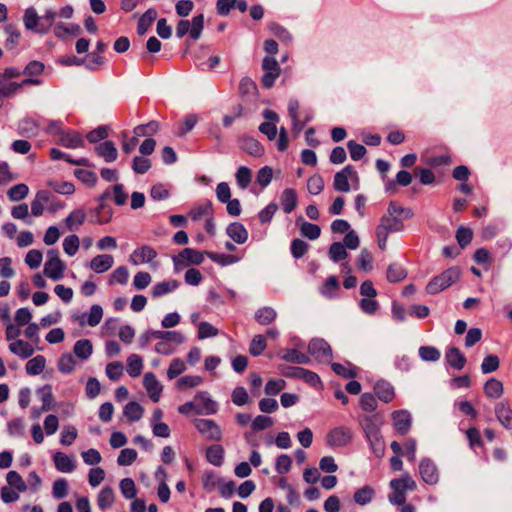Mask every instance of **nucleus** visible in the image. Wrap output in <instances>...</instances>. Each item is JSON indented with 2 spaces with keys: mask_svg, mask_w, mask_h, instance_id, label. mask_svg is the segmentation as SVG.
Instances as JSON below:
<instances>
[{
  "mask_svg": "<svg viewBox=\"0 0 512 512\" xmlns=\"http://www.w3.org/2000/svg\"><path fill=\"white\" fill-rule=\"evenodd\" d=\"M243 149L250 155L261 156L264 152L263 146L253 138H247L243 141Z\"/></svg>",
  "mask_w": 512,
  "mask_h": 512,
  "instance_id": "e2e57ef3",
  "label": "nucleus"
},
{
  "mask_svg": "<svg viewBox=\"0 0 512 512\" xmlns=\"http://www.w3.org/2000/svg\"><path fill=\"white\" fill-rule=\"evenodd\" d=\"M228 236L237 244H243L248 239V231L238 222L231 223L226 230Z\"/></svg>",
  "mask_w": 512,
  "mask_h": 512,
  "instance_id": "a878e982",
  "label": "nucleus"
},
{
  "mask_svg": "<svg viewBox=\"0 0 512 512\" xmlns=\"http://www.w3.org/2000/svg\"><path fill=\"white\" fill-rule=\"evenodd\" d=\"M236 182L241 189H246L252 180V171L246 166L238 168L236 175Z\"/></svg>",
  "mask_w": 512,
  "mask_h": 512,
  "instance_id": "603ef678",
  "label": "nucleus"
},
{
  "mask_svg": "<svg viewBox=\"0 0 512 512\" xmlns=\"http://www.w3.org/2000/svg\"><path fill=\"white\" fill-rule=\"evenodd\" d=\"M358 184V174L350 165L337 172L334 176L333 186L336 191L349 192L351 186L357 188Z\"/></svg>",
  "mask_w": 512,
  "mask_h": 512,
  "instance_id": "423d86ee",
  "label": "nucleus"
},
{
  "mask_svg": "<svg viewBox=\"0 0 512 512\" xmlns=\"http://www.w3.org/2000/svg\"><path fill=\"white\" fill-rule=\"evenodd\" d=\"M419 472L422 480L429 484L434 485L439 480V473L436 465L429 459H423L419 464Z\"/></svg>",
  "mask_w": 512,
  "mask_h": 512,
  "instance_id": "dca6fc26",
  "label": "nucleus"
},
{
  "mask_svg": "<svg viewBox=\"0 0 512 512\" xmlns=\"http://www.w3.org/2000/svg\"><path fill=\"white\" fill-rule=\"evenodd\" d=\"M137 451L131 448L121 450L117 463L120 466H129L137 459Z\"/></svg>",
  "mask_w": 512,
  "mask_h": 512,
  "instance_id": "774afa93",
  "label": "nucleus"
},
{
  "mask_svg": "<svg viewBox=\"0 0 512 512\" xmlns=\"http://www.w3.org/2000/svg\"><path fill=\"white\" fill-rule=\"evenodd\" d=\"M207 256L215 263L220 264L222 266L231 265L240 260L239 257L230 254H220V253H206Z\"/></svg>",
  "mask_w": 512,
  "mask_h": 512,
  "instance_id": "6e6d98bb",
  "label": "nucleus"
},
{
  "mask_svg": "<svg viewBox=\"0 0 512 512\" xmlns=\"http://www.w3.org/2000/svg\"><path fill=\"white\" fill-rule=\"evenodd\" d=\"M114 258L110 254H98L89 263V268L95 273H104L112 268Z\"/></svg>",
  "mask_w": 512,
  "mask_h": 512,
  "instance_id": "f3484780",
  "label": "nucleus"
},
{
  "mask_svg": "<svg viewBox=\"0 0 512 512\" xmlns=\"http://www.w3.org/2000/svg\"><path fill=\"white\" fill-rule=\"evenodd\" d=\"M406 277L405 269L398 263H392L387 269V280L392 283L400 282Z\"/></svg>",
  "mask_w": 512,
  "mask_h": 512,
  "instance_id": "8fccbe9b",
  "label": "nucleus"
},
{
  "mask_svg": "<svg viewBox=\"0 0 512 512\" xmlns=\"http://www.w3.org/2000/svg\"><path fill=\"white\" fill-rule=\"evenodd\" d=\"M75 365L76 361L74 357L69 353H65L62 354L61 357L59 358L57 366L60 372L68 374L74 370Z\"/></svg>",
  "mask_w": 512,
  "mask_h": 512,
  "instance_id": "13d9d810",
  "label": "nucleus"
},
{
  "mask_svg": "<svg viewBox=\"0 0 512 512\" xmlns=\"http://www.w3.org/2000/svg\"><path fill=\"white\" fill-rule=\"evenodd\" d=\"M357 266L364 272H369L373 268V256L370 252L363 249L357 259Z\"/></svg>",
  "mask_w": 512,
  "mask_h": 512,
  "instance_id": "0e129e2a",
  "label": "nucleus"
},
{
  "mask_svg": "<svg viewBox=\"0 0 512 512\" xmlns=\"http://www.w3.org/2000/svg\"><path fill=\"white\" fill-rule=\"evenodd\" d=\"M156 17H157V11L156 10H154V9L147 10L142 15V17L140 18V20L138 22V28H137L138 33L140 35L146 33L147 30L149 29V27L155 21Z\"/></svg>",
  "mask_w": 512,
  "mask_h": 512,
  "instance_id": "de8ad7c7",
  "label": "nucleus"
},
{
  "mask_svg": "<svg viewBox=\"0 0 512 512\" xmlns=\"http://www.w3.org/2000/svg\"><path fill=\"white\" fill-rule=\"evenodd\" d=\"M446 360L448 364L455 369H462L466 363L464 355L457 348H450L446 352Z\"/></svg>",
  "mask_w": 512,
  "mask_h": 512,
  "instance_id": "ea45409f",
  "label": "nucleus"
},
{
  "mask_svg": "<svg viewBox=\"0 0 512 512\" xmlns=\"http://www.w3.org/2000/svg\"><path fill=\"white\" fill-rule=\"evenodd\" d=\"M115 495L110 487H104L97 496V505L101 510H105L114 503Z\"/></svg>",
  "mask_w": 512,
  "mask_h": 512,
  "instance_id": "c03bdc74",
  "label": "nucleus"
},
{
  "mask_svg": "<svg viewBox=\"0 0 512 512\" xmlns=\"http://www.w3.org/2000/svg\"><path fill=\"white\" fill-rule=\"evenodd\" d=\"M300 232L302 236L310 240H315L320 236L321 229L316 224L304 221L300 226Z\"/></svg>",
  "mask_w": 512,
  "mask_h": 512,
  "instance_id": "4d7b16f0",
  "label": "nucleus"
},
{
  "mask_svg": "<svg viewBox=\"0 0 512 512\" xmlns=\"http://www.w3.org/2000/svg\"><path fill=\"white\" fill-rule=\"evenodd\" d=\"M62 246L64 253L69 257H73L79 250L80 239L76 234L68 235L64 238Z\"/></svg>",
  "mask_w": 512,
  "mask_h": 512,
  "instance_id": "79ce46f5",
  "label": "nucleus"
},
{
  "mask_svg": "<svg viewBox=\"0 0 512 512\" xmlns=\"http://www.w3.org/2000/svg\"><path fill=\"white\" fill-rule=\"evenodd\" d=\"M179 286L177 280H169L155 284L151 289L153 298H159L175 291Z\"/></svg>",
  "mask_w": 512,
  "mask_h": 512,
  "instance_id": "2f4dec72",
  "label": "nucleus"
},
{
  "mask_svg": "<svg viewBox=\"0 0 512 512\" xmlns=\"http://www.w3.org/2000/svg\"><path fill=\"white\" fill-rule=\"evenodd\" d=\"M157 255L158 253L153 247L142 245L131 253L129 261L135 266L147 263L155 267L156 264H153V261L156 259Z\"/></svg>",
  "mask_w": 512,
  "mask_h": 512,
  "instance_id": "1a4fd4ad",
  "label": "nucleus"
},
{
  "mask_svg": "<svg viewBox=\"0 0 512 512\" xmlns=\"http://www.w3.org/2000/svg\"><path fill=\"white\" fill-rule=\"evenodd\" d=\"M58 143L66 148H77L83 146V139L80 134L73 131L62 132Z\"/></svg>",
  "mask_w": 512,
  "mask_h": 512,
  "instance_id": "bb28decb",
  "label": "nucleus"
},
{
  "mask_svg": "<svg viewBox=\"0 0 512 512\" xmlns=\"http://www.w3.org/2000/svg\"><path fill=\"white\" fill-rule=\"evenodd\" d=\"M129 271L125 266L117 267L110 275L109 284H121L124 285L128 282Z\"/></svg>",
  "mask_w": 512,
  "mask_h": 512,
  "instance_id": "bf43d9fd",
  "label": "nucleus"
},
{
  "mask_svg": "<svg viewBox=\"0 0 512 512\" xmlns=\"http://www.w3.org/2000/svg\"><path fill=\"white\" fill-rule=\"evenodd\" d=\"M53 462L55 468L62 473H71L76 468L74 458L60 451L54 453Z\"/></svg>",
  "mask_w": 512,
  "mask_h": 512,
  "instance_id": "a211bd4d",
  "label": "nucleus"
},
{
  "mask_svg": "<svg viewBox=\"0 0 512 512\" xmlns=\"http://www.w3.org/2000/svg\"><path fill=\"white\" fill-rule=\"evenodd\" d=\"M46 367V359L43 355H37L29 359L25 365V370L28 375L36 376L41 374Z\"/></svg>",
  "mask_w": 512,
  "mask_h": 512,
  "instance_id": "72a5a7b5",
  "label": "nucleus"
},
{
  "mask_svg": "<svg viewBox=\"0 0 512 512\" xmlns=\"http://www.w3.org/2000/svg\"><path fill=\"white\" fill-rule=\"evenodd\" d=\"M103 317V309L99 305H93L90 308V311L88 314H83L80 317H77V320L81 325H84L85 323L88 324L91 327L97 326Z\"/></svg>",
  "mask_w": 512,
  "mask_h": 512,
  "instance_id": "b1692460",
  "label": "nucleus"
},
{
  "mask_svg": "<svg viewBox=\"0 0 512 512\" xmlns=\"http://www.w3.org/2000/svg\"><path fill=\"white\" fill-rule=\"evenodd\" d=\"M86 220V212L82 208L71 211L65 218L64 223L69 231H76Z\"/></svg>",
  "mask_w": 512,
  "mask_h": 512,
  "instance_id": "5701e85b",
  "label": "nucleus"
},
{
  "mask_svg": "<svg viewBox=\"0 0 512 512\" xmlns=\"http://www.w3.org/2000/svg\"><path fill=\"white\" fill-rule=\"evenodd\" d=\"M277 313L271 307H262L255 312V319L261 325H269L276 319Z\"/></svg>",
  "mask_w": 512,
  "mask_h": 512,
  "instance_id": "a18cd8bd",
  "label": "nucleus"
},
{
  "mask_svg": "<svg viewBox=\"0 0 512 512\" xmlns=\"http://www.w3.org/2000/svg\"><path fill=\"white\" fill-rule=\"evenodd\" d=\"M78 436V432L75 426L73 425H65L62 428L60 434V443L64 446H70L74 443Z\"/></svg>",
  "mask_w": 512,
  "mask_h": 512,
  "instance_id": "3c124183",
  "label": "nucleus"
},
{
  "mask_svg": "<svg viewBox=\"0 0 512 512\" xmlns=\"http://www.w3.org/2000/svg\"><path fill=\"white\" fill-rule=\"evenodd\" d=\"M186 369L185 362L180 358H174L167 370V377L172 380L182 374Z\"/></svg>",
  "mask_w": 512,
  "mask_h": 512,
  "instance_id": "338daca9",
  "label": "nucleus"
},
{
  "mask_svg": "<svg viewBox=\"0 0 512 512\" xmlns=\"http://www.w3.org/2000/svg\"><path fill=\"white\" fill-rule=\"evenodd\" d=\"M374 496H375V490L371 486L366 485V486L355 491L354 501L358 505L363 506V505L370 503L373 500Z\"/></svg>",
  "mask_w": 512,
  "mask_h": 512,
  "instance_id": "a19ab883",
  "label": "nucleus"
},
{
  "mask_svg": "<svg viewBox=\"0 0 512 512\" xmlns=\"http://www.w3.org/2000/svg\"><path fill=\"white\" fill-rule=\"evenodd\" d=\"M8 347L11 353L20 357L21 359H27L31 357L35 352L34 346L22 339L12 341Z\"/></svg>",
  "mask_w": 512,
  "mask_h": 512,
  "instance_id": "6ab92c4d",
  "label": "nucleus"
},
{
  "mask_svg": "<svg viewBox=\"0 0 512 512\" xmlns=\"http://www.w3.org/2000/svg\"><path fill=\"white\" fill-rule=\"evenodd\" d=\"M389 486L391 489V492L388 494L389 502L392 505H400L406 501L407 491H414L417 485L408 474H405L400 478L392 479Z\"/></svg>",
  "mask_w": 512,
  "mask_h": 512,
  "instance_id": "f257e3e1",
  "label": "nucleus"
},
{
  "mask_svg": "<svg viewBox=\"0 0 512 512\" xmlns=\"http://www.w3.org/2000/svg\"><path fill=\"white\" fill-rule=\"evenodd\" d=\"M127 373L136 378L141 375L143 370V359L138 354H131L127 358Z\"/></svg>",
  "mask_w": 512,
  "mask_h": 512,
  "instance_id": "e433bc0d",
  "label": "nucleus"
},
{
  "mask_svg": "<svg viewBox=\"0 0 512 512\" xmlns=\"http://www.w3.org/2000/svg\"><path fill=\"white\" fill-rule=\"evenodd\" d=\"M289 116L292 119V132L298 135L305 125L313 118V113L309 108L301 107L296 99H291L288 104Z\"/></svg>",
  "mask_w": 512,
  "mask_h": 512,
  "instance_id": "7ed1b4c3",
  "label": "nucleus"
},
{
  "mask_svg": "<svg viewBox=\"0 0 512 512\" xmlns=\"http://www.w3.org/2000/svg\"><path fill=\"white\" fill-rule=\"evenodd\" d=\"M403 229V222L400 218L385 214L376 228L378 246L381 250L386 249L388 236L391 232Z\"/></svg>",
  "mask_w": 512,
  "mask_h": 512,
  "instance_id": "20e7f679",
  "label": "nucleus"
},
{
  "mask_svg": "<svg viewBox=\"0 0 512 512\" xmlns=\"http://www.w3.org/2000/svg\"><path fill=\"white\" fill-rule=\"evenodd\" d=\"M460 276L459 267H450L430 280L426 286V292L431 295L437 294L457 282Z\"/></svg>",
  "mask_w": 512,
  "mask_h": 512,
  "instance_id": "f03ea898",
  "label": "nucleus"
},
{
  "mask_svg": "<svg viewBox=\"0 0 512 512\" xmlns=\"http://www.w3.org/2000/svg\"><path fill=\"white\" fill-rule=\"evenodd\" d=\"M262 67L264 75L262 77V84L266 88H271L275 80L280 75V67L278 62L272 57H265L263 59Z\"/></svg>",
  "mask_w": 512,
  "mask_h": 512,
  "instance_id": "9b49d317",
  "label": "nucleus"
},
{
  "mask_svg": "<svg viewBox=\"0 0 512 512\" xmlns=\"http://www.w3.org/2000/svg\"><path fill=\"white\" fill-rule=\"evenodd\" d=\"M394 428L401 435L406 434L411 427V416L405 410H398L392 413Z\"/></svg>",
  "mask_w": 512,
  "mask_h": 512,
  "instance_id": "aec40b11",
  "label": "nucleus"
},
{
  "mask_svg": "<svg viewBox=\"0 0 512 512\" xmlns=\"http://www.w3.org/2000/svg\"><path fill=\"white\" fill-rule=\"evenodd\" d=\"M339 290L340 283L335 276H329L319 288L321 295L328 299L336 297Z\"/></svg>",
  "mask_w": 512,
  "mask_h": 512,
  "instance_id": "c756f323",
  "label": "nucleus"
},
{
  "mask_svg": "<svg viewBox=\"0 0 512 512\" xmlns=\"http://www.w3.org/2000/svg\"><path fill=\"white\" fill-rule=\"evenodd\" d=\"M23 23L27 30H31L39 34H46V28H44L42 16L38 15L34 7H29L25 10Z\"/></svg>",
  "mask_w": 512,
  "mask_h": 512,
  "instance_id": "f8f14e48",
  "label": "nucleus"
},
{
  "mask_svg": "<svg viewBox=\"0 0 512 512\" xmlns=\"http://www.w3.org/2000/svg\"><path fill=\"white\" fill-rule=\"evenodd\" d=\"M73 352L81 360H87L93 352V346L90 340L82 339L76 341L73 347Z\"/></svg>",
  "mask_w": 512,
  "mask_h": 512,
  "instance_id": "c9c22d12",
  "label": "nucleus"
},
{
  "mask_svg": "<svg viewBox=\"0 0 512 512\" xmlns=\"http://www.w3.org/2000/svg\"><path fill=\"white\" fill-rule=\"evenodd\" d=\"M204 261V253L192 248L183 249L175 258L174 264L177 269L190 264L199 265Z\"/></svg>",
  "mask_w": 512,
  "mask_h": 512,
  "instance_id": "9d476101",
  "label": "nucleus"
},
{
  "mask_svg": "<svg viewBox=\"0 0 512 512\" xmlns=\"http://www.w3.org/2000/svg\"><path fill=\"white\" fill-rule=\"evenodd\" d=\"M28 192V186L26 184L21 183L11 187L8 190L7 195L11 201H20L28 195Z\"/></svg>",
  "mask_w": 512,
  "mask_h": 512,
  "instance_id": "052dcab7",
  "label": "nucleus"
},
{
  "mask_svg": "<svg viewBox=\"0 0 512 512\" xmlns=\"http://www.w3.org/2000/svg\"><path fill=\"white\" fill-rule=\"evenodd\" d=\"M42 260H43L42 252L37 249L29 250L24 259L26 265H28L31 269L39 268L42 263Z\"/></svg>",
  "mask_w": 512,
  "mask_h": 512,
  "instance_id": "69168bd1",
  "label": "nucleus"
},
{
  "mask_svg": "<svg viewBox=\"0 0 512 512\" xmlns=\"http://www.w3.org/2000/svg\"><path fill=\"white\" fill-rule=\"evenodd\" d=\"M292 375L296 378L303 379L305 382L309 383L310 385L316 387L321 384L319 376L307 369L296 367L293 368Z\"/></svg>",
  "mask_w": 512,
  "mask_h": 512,
  "instance_id": "4c0bfd02",
  "label": "nucleus"
},
{
  "mask_svg": "<svg viewBox=\"0 0 512 512\" xmlns=\"http://www.w3.org/2000/svg\"><path fill=\"white\" fill-rule=\"evenodd\" d=\"M74 175L78 180L90 187L95 186L97 183V175L91 170L76 169Z\"/></svg>",
  "mask_w": 512,
  "mask_h": 512,
  "instance_id": "864d4df0",
  "label": "nucleus"
},
{
  "mask_svg": "<svg viewBox=\"0 0 512 512\" xmlns=\"http://www.w3.org/2000/svg\"><path fill=\"white\" fill-rule=\"evenodd\" d=\"M210 214H213L212 204L210 202H205L191 208L188 212V217L193 221H200L210 217Z\"/></svg>",
  "mask_w": 512,
  "mask_h": 512,
  "instance_id": "cd10ccee",
  "label": "nucleus"
},
{
  "mask_svg": "<svg viewBox=\"0 0 512 512\" xmlns=\"http://www.w3.org/2000/svg\"><path fill=\"white\" fill-rule=\"evenodd\" d=\"M495 414L504 427L512 428V408L507 400L500 401L496 404Z\"/></svg>",
  "mask_w": 512,
  "mask_h": 512,
  "instance_id": "412c9836",
  "label": "nucleus"
},
{
  "mask_svg": "<svg viewBox=\"0 0 512 512\" xmlns=\"http://www.w3.org/2000/svg\"><path fill=\"white\" fill-rule=\"evenodd\" d=\"M310 354L320 361L331 359L332 350L329 344L323 339H313L308 346Z\"/></svg>",
  "mask_w": 512,
  "mask_h": 512,
  "instance_id": "2eb2a0df",
  "label": "nucleus"
},
{
  "mask_svg": "<svg viewBox=\"0 0 512 512\" xmlns=\"http://www.w3.org/2000/svg\"><path fill=\"white\" fill-rule=\"evenodd\" d=\"M367 422H371V418L367 417L362 421V425L368 435L369 438L373 437L374 441L371 442L374 453L377 457H382L384 454V443L378 437V430L374 428H370Z\"/></svg>",
  "mask_w": 512,
  "mask_h": 512,
  "instance_id": "4be33fe9",
  "label": "nucleus"
},
{
  "mask_svg": "<svg viewBox=\"0 0 512 512\" xmlns=\"http://www.w3.org/2000/svg\"><path fill=\"white\" fill-rule=\"evenodd\" d=\"M374 391L377 397L385 403H389L395 398L393 386L386 381L377 382Z\"/></svg>",
  "mask_w": 512,
  "mask_h": 512,
  "instance_id": "c85d7f7f",
  "label": "nucleus"
},
{
  "mask_svg": "<svg viewBox=\"0 0 512 512\" xmlns=\"http://www.w3.org/2000/svg\"><path fill=\"white\" fill-rule=\"evenodd\" d=\"M267 344L263 335H255L250 343L249 352L253 356H259L266 349Z\"/></svg>",
  "mask_w": 512,
  "mask_h": 512,
  "instance_id": "680f3d73",
  "label": "nucleus"
},
{
  "mask_svg": "<svg viewBox=\"0 0 512 512\" xmlns=\"http://www.w3.org/2000/svg\"><path fill=\"white\" fill-rule=\"evenodd\" d=\"M4 31L7 35L5 46L7 49L15 48L20 40V31L12 24L5 26Z\"/></svg>",
  "mask_w": 512,
  "mask_h": 512,
  "instance_id": "09e8293b",
  "label": "nucleus"
},
{
  "mask_svg": "<svg viewBox=\"0 0 512 512\" xmlns=\"http://www.w3.org/2000/svg\"><path fill=\"white\" fill-rule=\"evenodd\" d=\"M6 481L8 486L14 488L18 492H25L28 486L22 476L17 471H9L6 475Z\"/></svg>",
  "mask_w": 512,
  "mask_h": 512,
  "instance_id": "37998d69",
  "label": "nucleus"
},
{
  "mask_svg": "<svg viewBox=\"0 0 512 512\" xmlns=\"http://www.w3.org/2000/svg\"><path fill=\"white\" fill-rule=\"evenodd\" d=\"M353 438L350 428L345 426L335 427L326 436V444L332 448H339L348 445Z\"/></svg>",
  "mask_w": 512,
  "mask_h": 512,
  "instance_id": "6e6552de",
  "label": "nucleus"
},
{
  "mask_svg": "<svg viewBox=\"0 0 512 512\" xmlns=\"http://www.w3.org/2000/svg\"><path fill=\"white\" fill-rule=\"evenodd\" d=\"M196 414L211 415L218 410L217 403L209 397L207 392H199L195 395Z\"/></svg>",
  "mask_w": 512,
  "mask_h": 512,
  "instance_id": "ddd939ff",
  "label": "nucleus"
},
{
  "mask_svg": "<svg viewBox=\"0 0 512 512\" xmlns=\"http://www.w3.org/2000/svg\"><path fill=\"white\" fill-rule=\"evenodd\" d=\"M143 386H144L145 390L147 391L149 398L154 403H157L161 398L163 387H162L161 383L158 381V379L156 378L154 373L147 372L144 374Z\"/></svg>",
  "mask_w": 512,
  "mask_h": 512,
  "instance_id": "4468645a",
  "label": "nucleus"
},
{
  "mask_svg": "<svg viewBox=\"0 0 512 512\" xmlns=\"http://www.w3.org/2000/svg\"><path fill=\"white\" fill-rule=\"evenodd\" d=\"M66 268V264L61 259L58 250H48L47 259L44 263L43 274L53 281H59L64 278Z\"/></svg>",
  "mask_w": 512,
  "mask_h": 512,
  "instance_id": "39448f33",
  "label": "nucleus"
},
{
  "mask_svg": "<svg viewBox=\"0 0 512 512\" xmlns=\"http://www.w3.org/2000/svg\"><path fill=\"white\" fill-rule=\"evenodd\" d=\"M97 154L106 162H113L117 159L118 152L113 142L105 141L96 146Z\"/></svg>",
  "mask_w": 512,
  "mask_h": 512,
  "instance_id": "7c9ffc66",
  "label": "nucleus"
},
{
  "mask_svg": "<svg viewBox=\"0 0 512 512\" xmlns=\"http://www.w3.org/2000/svg\"><path fill=\"white\" fill-rule=\"evenodd\" d=\"M280 203L285 213H291L297 206L296 191L292 188L284 189L280 196Z\"/></svg>",
  "mask_w": 512,
  "mask_h": 512,
  "instance_id": "393cba45",
  "label": "nucleus"
},
{
  "mask_svg": "<svg viewBox=\"0 0 512 512\" xmlns=\"http://www.w3.org/2000/svg\"><path fill=\"white\" fill-rule=\"evenodd\" d=\"M206 458L209 463L220 466L224 458V449L221 445L209 446L206 450Z\"/></svg>",
  "mask_w": 512,
  "mask_h": 512,
  "instance_id": "49530a36",
  "label": "nucleus"
},
{
  "mask_svg": "<svg viewBox=\"0 0 512 512\" xmlns=\"http://www.w3.org/2000/svg\"><path fill=\"white\" fill-rule=\"evenodd\" d=\"M329 257L334 262H339L348 257V253L346 251V247L340 242H334L331 244L329 248Z\"/></svg>",
  "mask_w": 512,
  "mask_h": 512,
  "instance_id": "5fc2aeb1",
  "label": "nucleus"
},
{
  "mask_svg": "<svg viewBox=\"0 0 512 512\" xmlns=\"http://www.w3.org/2000/svg\"><path fill=\"white\" fill-rule=\"evenodd\" d=\"M49 198L50 196L47 191L37 192L35 198L31 202V213L36 217L43 215L45 204L48 203Z\"/></svg>",
  "mask_w": 512,
  "mask_h": 512,
  "instance_id": "f704fd0d",
  "label": "nucleus"
},
{
  "mask_svg": "<svg viewBox=\"0 0 512 512\" xmlns=\"http://www.w3.org/2000/svg\"><path fill=\"white\" fill-rule=\"evenodd\" d=\"M483 389L485 395L491 399L500 398L504 392L503 383L496 378H490L487 380Z\"/></svg>",
  "mask_w": 512,
  "mask_h": 512,
  "instance_id": "473e14b6",
  "label": "nucleus"
},
{
  "mask_svg": "<svg viewBox=\"0 0 512 512\" xmlns=\"http://www.w3.org/2000/svg\"><path fill=\"white\" fill-rule=\"evenodd\" d=\"M123 413L124 416L128 419V421L136 422L142 418L144 414V409L137 402H129L124 407Z\"/></svg>",
  "mask_w": 512,
  "mask_h": 512,
  "instance_id": "58836bf2",
  "label": "nucleus"
},
{
  "mask_svg": "<svg viewBox=\"0 0 512 512\" xmlns=\"http://www.w3.org/2000/svg\"><path fill=\"white\" fill-rule=\"evenodd\" d=\"M193 424L204 439L214 442L221 441L223 436L222 429L214 420L196 418L193 420Z\"/></svg>",
  "mask_w": 512,
  "mask_h": 512,
  "instance_id": "0eeeda50",
  "label": "nucleus"
}]
</instances>
